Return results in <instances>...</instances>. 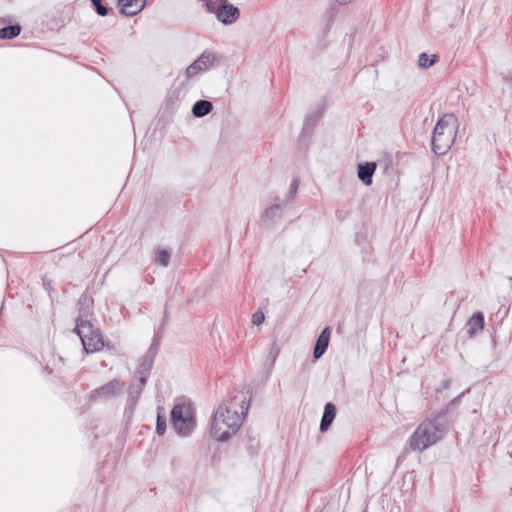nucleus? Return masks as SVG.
<instances>
[{"instance_id": "f257e3e1", "label": "nucleus", "mask_w": 512, "mask_h": 512, "mask_svg": "<svg viewBox=\"0 0 512 512\" xmlns=\"http://www.w3.org/2000/svg\"><path fill=\"white\" fill-rule=\"evenodd\" d=\"M249 403L243 400L240 404L241 413L235 409V405L222 404L212 416L211 435L220 442H225L241 427L243 416L248 410Z\"/></svg>"}, {"instance_id": "f03ea898", "label": "nucleus", "mask_w": 512, "mask_h": 512, "mask_svg": "<svg viewBox=\"0 0 512 512\" xmlns=\"http://www.w3.org/2000/svg\"><path fill=\"white\" fill-rule=\"evenodd\" d=\"M446 434V428L438 418L426 419L419 424L409 438V447L413 451L423 452L425 449L441 440Z\"/></svg>"}, {"instance_id": "7ed1b4c3", "label": "nucleus", "mask_w": 512, "mask_h": 512, "mask_svg": "<svg viewBox=\"0 0 512 512\" xmlns=\"http://www.w3.org/2000/svg\"><path fill=\"white\" fill-rule=\"evenodd\" d=\"M458 120L454 114H445L437 122L431 138L432 151L444 155L451 148L457 133Z\"/></svg>"}, {"instance_id": "20e7f679", "label": "nucleus", "mask_w": 512, "mask_h": 512, "mask_svg": "<svg viewBox=\"0 0 512 512\" xmlns=\"http://www.w3.org/2000/svg\"><path fill=\"white\" fill-rule=\"evenodd\" d=\"M74 331L79 335L83 348L87 353H94L103 348L102 334L90 321L84 320L79 316L76 320Z\"/></svg>"}, {"instance_id": "39448f33", "label": "nucleus", "mask_w": 512, "mask_h": 512, "mask_svg": "<svg viewBox=\"0 0 512 512\" xmlns=\"http://www.w3.org/2000/svg\"><path fill=\"white\" fill-rule=\"evenodd\" d=\"M171 422L176 432L182 436L189 435L195 426L194 418L191 415L184 416L181 405H175L172 408Z\"/></svg>"}, {"instance_id": "423d86ee", "label": "nucleus", "mask_w": 512, "mask_h": 512, "mask_svg": "<svg viewBox=\"0 0 512 512\" xmlns=\"http://www.w3.org/2000/svg\"><path fill=\"white\" fill-rule=\"evenodd\" d=\"M125 383L119 379H113L107 384L92 390L89 394V400H107L114 397L118 392L122 391Z\"/></svg>"}, {"instance_id": "0eeeda50", "label": "nucleus", "mask_w": 512, "mask_h": 512, "mask_svg": "<svg viewBox=\"0 0 512 512\" xmlns=\"http://www.w3.org/2000/svg\"><path fill=\"white\" fill-rule=\"evenodd\" d=\"M211 13L215 14L217 20L225 25H230L236 22L240 16L239 9L230 4L228 0L220 2L215 11H212Z\"/></svg>"}, {"instance_id": "6e6552de", "label": "nucleus", "mask_w": 512, "mask_h": 512, "mask_svg": "<svg viewBox=\"0 0 512 512\" xmlns=\"http://www.w3.org/2000/svg\"><path fill=\"white\" fill-rule=\"evenodd\" d=\"M119 12L125 16H135L146 6V0H118Z\"/></svg>"}, {"instance_id": "1a4fd4ad", "label": "nucleus", "mask_w": 512, "mask_h": 512, "mask_svg": "<svg viewBox=\"0 0 512 512\" xmlns=\"http://www.w3.org/2000/svg\"><path fill=\"white\" fill-rule=\"evenodd\" d=\"M330 334L331 330L328 326L319 334L313 350V357L315 359H319L326 352L330 341Z\"/></svg>"}, {"instance_id": "9d476101", "label": "nucleus", "mask_w": 512, "mask_h": 512, "mask_svg": "<svg viewBox=\"0 0 512 512\" xmlns=\"http://www.w3.org/2000/svg\"><path fill=\"white\" fill-rule=\"evenodd\" d=\"M336 412H337V409L333 403L328 402L325 404L324 412H323L321 422H320V431L321 432L324 433L329 430L330 426L332 425V423L335 419Z\"/></svg>"}, {"instance_id": "9b49d317", "label": "nucleus", "mask_w": 512, "mask_h": 512, "mask_svg": "<svg viewBox=\"0 0 512 512\" xmlns=\"http://www.w3.org/2000/svg\"><path fill=\"white\" fill-rule=\"evenodd\" d=\"M375 162H366L358 165V178L367 186L372 184V178L376 170Z\"/></svg>"}, {"instance_id": "f8f14e48", "label": "nucleus", "mask_w": 512, "mask_h": 512, "mask_svg": "<svg viewBox=\"0 0 512 512\" xmlns=\"http://www.w3.org/2000/svg\"><path fill=\"white\" fill-rule=\"evenodd\" d=\"M152 365L153 358L147 355L137 367L135 375L138 377V381L142 385H146Z\"/></svg>"}, {"instance_id": "ddd939ff", "label": "nucleus", "mask_w": 512, "mask_h": 512, "mask_svg": "<svg viewBox=\"0 0 512 512\" xmlns=\"http://www.w3.org/2000/svg\"><path fill=\"white\" fill-rule=\"evenodd\" d=\"M467 332L472 337L478 331L483 330L484 328V315L482 312H476L472 315V317L468 320L467 324Z\"/></svg>"}, {"instance_id": "4468645a", "label": "nucleus", "mask_w": 512, "mask_h": 512, "mask_svg": "<svg viewBox=\"0 0 512 512\" xmlns=\"http://www.w3.org/2000/svg\"><path fill=\"white\" fill-rule=\"evenodd\" d=\"M282 218V208L279 204L269 206L261 214V220L266 224H271Z\"/></svg>"}, {"instance_id": "2eb2a0df", "label": "nucleus", "mask_w": 512, "mask_h": 512, "mask_svg": "<svg viewBox=\"0 0 512 512\" xmlns=\"http://www.w3.org/2000/svg\"><path fill=\"white\" fill-rule=\"evenodd\" d=\"M318 116L309 114L306 116L304 120V124L302 127V131L300 134V140L309 139L311 135L313 134L314 128L318 121Z\"/></svg>"}, {"instance_id": "dca6fc26", "label": "nucleus", "mask_w": 512, "mask_h": 512, "mask_svg": "<svg viewBox=\"0 0 512 512\" xmlns=\"http://www.w3.org/2000/svg\"><path fill=\"white\" fill-rule=\"evenodd\" d=\"M213 109V105L208 100H198L194 103L192 107V114L197 117L201 118L206 115H208Z\"/></svg>"}, {"instance_id": "f3484780", "label": "nucleus", "mask_w": 512, "mask_h": 512, "mask_svg": "<svg viewBox=\"0 0 512 512\" xmlns=\"http://www.w3.org/2000/svg\"><path fill=\"white\" fill-rule=\"evenodd\" d=\"M216 59L217 57L214 52L206 50L195 60V62L200 65L203 71H206L214 65Z\"/></svg>"}, {"instance_id": "a211bd4d", "label": "nucleus", "mask_w": 512, "mask_h": 512, "mask_svg": "<svg viewBox=\"0 0 512 512\" xmlns=\"http://www.w3.org/2000/svg\"><path fill=\"white\" fill-rule=\"evenodd\" d=\"M145 385H142L137 380L136 383H132L128 390V402L131 406H134L138 399L140 398V395L144 389Z\"/></svg>"}, {"instance_id": "6ab92c4d", "label": "nucleus", "mask_w": 512, "mask_h": 512, "mask_svg": "<svg viewBox=\"0 0 512 512\" xmlns=\"http://www.w3.org/2000/svg\"><path fill=\"white\" fill-rule=\"evenodd\" d=\"M21 32V26L19 24L5 26L0 28V39H13L17 37Z\"/></svg>"}, {"instance_id": "aec40b11", "label": "nucleus", "mask_w": 512, "mask_h": 512, "mask_svg": "<svg viewBox=\"0 0 512 512\" xmlns=\"http://www.w3.org/2000/svg\"><path fill=\"white\" fill-rule=\"evenodd\" d=\"M166 431V415L162 407H157L156 432L163 435Z\"/></svg>"}, {"instance_id": "412c9836", "label": "nucleus", "mask_w": 512, "mask_h": 512, "mask_svg": "<svg viewBox=\"0 0 512 512\" xmlns=\"http://www.w3.org/2000/svg\"><path fill=\"white\" fill-rule=\"evenodd\" d=\"M438 60L437 55L429 56L426 53H421L418 58L419 67L426 69L434 65Z\"/></svg>"}, {"instance_id": "4be33fe9", "label": "nucleus", "mask_w": 512, "mask_h": 512, "mask_svg": "<svg viewBox=\"0 0 512 512\" xmlns=\"http://www.w3.org/2000/svg\"><path fill=\"white\" fill-rule=\"evenodd\" d=\"M170 258H171L170 251H168L166 249L158 250L156 253L155 262L161 266L166 267V266H168V264L170 262Z\"/></svg>"}, {"instance_id": "5701e85b", "label": "nucleus", "mask_w": 512, "mask_h": 512, "mask_svg": "<svg viewBox=\"0 0 512 512\" xmlns=\"http://www.w3.org/2000/svg\"><path fill=\"white\" fill-rule=\"evenodd\" d=\"M279 353H280V347L276 344L275 341H273L270 345L268 355H267V361L270 362V367L274 366Z\"/></svg>"}, {"instance_id": "b1692460", "label": "nucleus", "mask_w": 512, "mask_h": 512, "mask_svg": "<svg viewBox=\"0 0 512 512\" xmlns=\"http://www.w3.org/2000/svg\"><path fill=\"white\" fill-rule=\"evenodd\" d=\"M161 338H162V331L161 329L155 334L154 338H153V341L150 345V348L148 350V353L147 355L154 358V356L156 355L157 351H158V348H159V345H160V341H161Z\"/></svg>"}, {"instance_id": "393cba45", "label": "nucleus", "mask_w": 512, "mask_h": 512, "mask_svg": "<svg viewBox=\"0 0 512 512\" xmlns=\"http://www.w3.org/2000/svg\"><path fill=\"white\" fill-rule=\"evenodd\" d=\"M91 3L99 16L108 15L109 8L103 4V0H91Z\"/></svg>"}, {"instance_id": "a878e982", "label": "nucleus", "mask_w": 512, "mask_h": 512, "mask_svg": "<svg viewBox=\"0 0 512 512\" xmlns=\"http://www.w3.org/2000/svg\"><path fill=\"white\" fill-rule=\"evenodd\" d=\"M203 71L198 63L195 61L189 65L185 71L187 78H192L196 76L199 72Z\"/></svg>"}, {"instance_id": "bb28decb", "label": "nucleus", "mask_w": 512, "mask_h": 512, "mask_svg": "<svg viewBox=\"0 0 512 512\" xmlns=\"http://www.w3.org/2000/svg\"><path fill=\"white\" fill-rule=\"evenodd\" d=\"M298 187H299V180L294 179L290 185L289 194L286 199L287 201H292L294 199V197L297 193Z\"/></svg>"}, {"instance_id": "cd10ccee", "label": "nucleus", "mask_w": 512, "mask_h": 512, "mask_svg": "<svg viewBox=\"0 0 512 512\" xmlns=\"http://www.w3.org/2000/svg\"><path fill=\"white\" fill-rule=\"evenodd\" d=\"M265 320V316H264V313L260 310L256 311L253 315H252V323L256 326H259L260 324H262Z\"/></svg>"}, {"instance_id": "c85d7f7f", "label": "nucleus", "mask_w": 512, "mask_h": 512, "mask_svg": "<svg viewBox=\"0 0 512 512\" xmlns=\"http://www.w3.org/2000/svg\"><path fill=\"white\" fill-rule=\"evenodd\" d=\"M469 389H467L466 391L462 392L460 395H458L457 397H455L450 403H449V407L452 406V405H456L458 404L460 401H461V398L462 396L468 392Z\"/></svg>"}, {"instance_id": "c756f323", "label": "nucleus", "mask_w": 512, "mask_h": 512, "mask_svg": "<svg viewBox=\"0 0 512 512\" xmlns=\"http://www.w3.org/2000/svg\"><path fill=\"white\" fill-rule=\"evenodd\" d=\"M450 386V380H445L441 384V389H448Z\"/></svg>"}, {"instance_id": "7c9ffc66", "label": "nucleus", "mask_w": 512, "mask_h": 512, "mask_svg": "<svg viewBox=\"0 0 512 512\" xmlns=\"http://www.w3.org/2000/svg\"><path fill=\"white\" fill-rule=\"evenodd\" d=\"M167 320H168V315H167V312H165V316H164V319L162 322V327L167 323Z\"/></svg>"}, {"instance_id": "2f4dec72", "label": "nucleus", "mask_w": 512, "mask_h": 512, "mask_svg": "<svg viewBox=\"0 0 512 512\" xmlns=\"http://www.w3.org/2000/svg\"><path fill=\"white\" fill-rule=\"evenodd\" d=\"M509 455H510V457L512 458V451H511V452H509Z\"/></svg>"}, {"instance_id": "473e14b6", "label": "nucleus", "mask_w": 512, "mask_h": 512, "mask_svg": "<svg viewBox=\"0 0 512 512\" xmlns=\"http://www.w3.org/2000/svg\"><path fill=\"white\" fill-rule=\"evenodd\" d=\"M363 512H367V510L365 509Z\"/></svg>"}]
</instances>
